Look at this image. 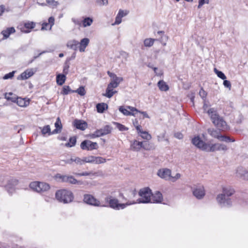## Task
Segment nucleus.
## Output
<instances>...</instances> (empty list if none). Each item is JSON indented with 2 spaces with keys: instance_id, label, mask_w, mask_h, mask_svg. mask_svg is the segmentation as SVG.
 Returning a JSON list of instances; mask_svg holds the SVG:
<instances>
[{
  "instance_id": "56",
  "label": "nucleus",
  "mask_w": 248,
  "mask_h": 248,
  "mask_svg": "<svg viewBox=\"0 0 248 248\" xmlns=\"http://www.w3.org/2000/svg\"><path fill=\"white\" fill-rule=\"evenodd\" d=\"M180 177H181V174L180 173H176L174 176H171V179L170 180L172 182H175V181H176L177 180L179 179L180 178Z\"/></svg>"
},
{
  "instance_id": "25",
  "label": "nucleus",
  "mask_w": 248,
  "mask_h": 248,
  "mask_svg": "<svg viewBox=\"0 0 248 248\" xmlns=\"http://www.w3.org/2000/svg\"><path fill=\"white\" fill-rule=\"evenodd\" d=\"M55 126L56 129L52 132V134H56L60 132L62 128V125L60 118H57V121L55 123Z\"/></svg>"
},
{
  "instance_id": "12",
  "label": "nucleus",
  "mask_w": 248,
  "mask_h": 248,
  "mask_svg": "<svg viewBox=\"0 0 248 248\" xmlns=\"http://www.w3.org/2000/svg\"><path fill=\"white\" fill-rule=\"evenodd\" d=\"M192 193L197 199H202L205 195L204 187L202 186H196L193 188Z\"/></svg>"
},
{
  "instance_id": "35",
  "label": "nucleus",
  "mask_w": 248,
  "mask_h": 248,
  "mask_svg": "<svg viewBox=\"0 0 248 248\" xmlns=\"http://www.w3.org/2000/svg\"><path fill=\"white\" fill-rule=\"evenodd\" d=\"M104 135H106L111 133L112 130V127L109 125H106L103 128L100 129Z\"/></svg>"
},
{
  "instance_id": "19",
  "label": "nucleus",
  "mask_w": 248,
  "mask_h": 248,
  "mask_svg": "<svg viewBox=\"0 0 248 248\" xmlns=\"http://www.w3.org/2000/svg\"><path fill=\"white\" fill-rule=\"evenodd\" d=\"M73 124L77 129L81 130H84L87 127V123L81 120H75Z\"/></svg>"
},
{
  "instance_id": "21",
  "label": "nucleus",
  "mask_w": 248,
  "mask_h": 248,
  "mask_svg": "<svg viewBox=\"0 0 248 248\" xmlns=\"http://www.w3.org/2000/svg\"><path fill=\"white\" fill-rule=\"evenodd\" d=\"M90 42V40L88 38H84L81 40L80 42L78 43L79 50L81 52L85 51L86 47L88 46Z\"/></svg>"
},
{
  "instance_id": "29",
  "label": "nucleus",
  "mask_w": 248,
  "mask_h": 248,
  "mask_svg": "<svg viewBox=\"0 0 248 248\" xmlns=\"http://www.w3.org/2000/svg\"><path fill=\"white\" fill-rule=\"evenodd\" d=\"M108 108V106L107 104L102 103H99L96 105V109L97 112L99 113H103L104 110L107 109Z\"/></svg>"
},
{
  "instance_id": "13",
  "label": "nucleus",
  "mask_w": 248,
  "mask_h": 248,
  "mask_svg": "<svg viewBox=\"0 0 248 248\" xmlns=\"http://www.w3.org/2000/svg\"><path fill=\"white\" fill-rule=\"evenodd\" d=\"M236 176L243 180L248 181V170L242 167H238L236 170Z\"/></svg>"
},
{
  "instance_id": "28",
  "label": "nucleus",
  "mask_w": 248,
  "mask_h": 248,
  "mask_svg": "<svg viewBox=\"0 0 248 248\" xmlns=\"http://www.w3.org/2000/svg\"><path fill=\"white\" fill-rule=\"evenodd\" d=\"M74 174L78 176H98L97 173L93 171H85L82 173H74Z\"/></svg>"
},
{
  "instance_id": "30",
  "label": "nucleus",
  "mask_w": 248,
  "mask_h": 248,
  "mask_svg": "<svg viewBox=\"0 0 248 248\" xmlns=\"http://www.w3.org/2000/svg\"><path fill=\"white\" fill-rule=\"evenodd\" d=\"M208 133L212 137L217 139L220 132L214 128H209L207 129Z\"/></svg>"
},
{
  "instance_id": "5",
  "label": "nucleus",
  "mask_w": 248,
  "mask_h": 248,
  "mask_svg": "<svg viewBox=\"0 0 248 248\" xmlns=\"http://www.w3.org/2000/svg\"><path fill=\"white\" fill-rule=\"evenodd\" d=\"M30 187L37 192H44L48 190L50 186L48 184L39 182H33L30 185Z\"/></svg>"
},
{
  "instance_id": "59",
  "label": "nucleus",
  "mask_w": 248,
  "mask_h": 248,
  "mask_svg": "<svg viewBox=\"0 0 248 248\" xmlns=\"http://www.w3.org/2000/svg\"><path fill=\"white\" fill-rule=\"evenodd\" d=\"M174 136L175 138L179 140L182 139L183 138V135L180 132L176 133L174 135Z\"/></svg>"
},
{
  "instance_id": "41",
  "label": "nucleus",
  "mask_w": 248,
  "mask_h": 248,
  "mask_svg": "<svg viewBox=\"0 0 248 248\" xmlns=\"http://www.w3.org/2000/svg\"><path fill=\"white\" fill-rule=\"evenodd\" d=\"M76 143V138L75 137H71L69 139V142L65 144L67 147H71L75 145Z\"/></svg>"
},
{
  "instance_id": "53",
  "label": "nucleus",
  "mask_w": 248,
  "mask_h": 248,
  "mask_svg": "<svg viewBox=\"0 0 248 248\" xmlns=\"http://www.w3.org/2000/svg\"><path fill=\"white\" fill-rule=\"evenodd\" d=\"M121 22H122V17L118 15H117V16H116V18H115V21L113 24H112V25H118V24H120L121 23Z\"/></svg>"
},
{
  "instance_id": "23",
  "label": "nucleus",
  "mask_w": 248,
  "mask_h": 248,
  "mask_svg": "<svg viewBox=\"0 0 248 248\" xmlns=\"http://www.w3.org/2000/svg\"><path fill=\"white\" fill-rule=\"evenodd\" d=\"M16 31L14 27L8 28L1 31V34L3 35V39H5L9 37L10 35L15 32Z\"/></svg>"
},
{
  "instance_id": "62",
  "label": "nucleus",
  "mask_w": 248,
  "mask_h": 248,
  "mask_svg": "<svg viewBox=\"0 0 248 248\" xmlns=\"http://www.w3.org/2000/svg\"><path fill=\"white\" fill-rule=\"evenodd\" d=\"M49 26L48 23H43L42 24V27L41 28V30H46L47 29V27Z\"/></svg>"
},
{
  "instance_id": "51",
  "label": "nucleus",
  "mask_w": 248,
  "mask_h": 248,
  "mask_svg": "<svg viewBox=\"0 0 248 248\" xmlns=\"http://www.w3.org/2000/svg\"><path fill=\"white\" fill-rule=\"evenodd\" d=\"M142 148L146 150H150L151 149L152 146L149 143H147L146 142H143Z\"/></svg>"
},
{
  "instance_id": "20",
  "label": "nucleus",
  "mask_w": 248,
  "mask_h": 248,
  "mask_svg": "<svg viewBox=\"0 0 248 248\" xmlns=\"http://www.w3.org/2000/svg\"><path fill=\"white\" fill-rule=\"evenodd\" d=\"M152 198L151 202L161 203L163 201V196L159 191H156L154 194H151Z\"/></svg>"
},
{
  "instance_id": "18",
  "label": "nucleus",
  "mask_w": 248,
  "mask_h": 248,
  "mask_svg": "<svg viewBox=\"0 0 248 248\" xmlns=\"http://www.w3.org/2000/svg\"><path fill=\"white\" fill-rule=\"evenodd\" d=\"M62 161L68 164H72L73 162H75L77 164L80 165H82L85 163L84 158H80L78 157H72L70 159L62 160Z\"/></svg>"
},
{
  "instance_id": "22",
  "label": "nucleus",
  "mask_w": 248,
  "mask_h": 248,
  "mask_svg": "<svg viewBox=\"0 0 248 248\" xmlns=\"http://www.w3.org/2000/svg\"><path fill=\"white\" fill-rule=\"evenodd\" d=\"M222 193L229 198L234 193V190L230 186L223 187Z\"/></svg>"
},
{
  "instance_id": "1",
  "label": "nucleus",
  "mask_w": 248,
  "mask_h": 248,
  "mask_svg": "<svg viewBox=\"0 0 248 248\" xmlns=\"http://www.w3.org/2000/svg\"><path fill=\"white\" fill-rule=\"evenodd\" d=\"M192 143L199 149L207 152H214L216 151H226L227 146L223 144H211L206 143L199 137H194L192 140Z\"/></svg>"
},
{
  "instance_id": "60",
  "label": "nucleus",
  "mask_w": 248,
  "mask_h": 248,
  "mask_svg": "<svg viewBox=\"0 0 248 248\" xmlns=\"http://www.w3.org/2000/svg\"><path fill=\"white\" fill-rule=\"evenodd\" d=\"M98 3L100 6L106 5L108 4V0H100Z\"/></svg>"
},
{
  "instance_id": "49",
  "label": "nucleus",
  "mask_w": 248,
  "mask_h": 248,
  "mask_svg": "<svg viewBox=\"0 0 248 248\" xmlns=\"http://www.w3.org/2000/svg\"><path fill=\"white\" fill-rule=\"evenodd\" d=\"M70 91V88L68 86H64L62 93L63 94H67Z\"/></svg>"
},
{
  "instance_id": "27",
  "label": "nucleus",
  "mask_w": 248,
  "mask_h": 248,
  "mask_svg": "<svg viewBox=\"0 0 248 248\" xmlns=\"http://www.w3.org/2000/svg\"><path fill=\"white\" fill-rule=\"evenodd\" d=\"M67 46L74 50H76L78 46V42L75 40L69 41L67 43Z\"/></svg>"
},
{
  "instance_id": "11",
  "label": "nucleus",
  "mask_w": 248,
  "mask_h": 248,
  "mask_svg": "<svg viewBox=\"0 0 248 248\" xmlns=\"http://www.w3.org/2000/svg\"><path fill=\"white\" fill-rule=\"evenodd\" d=\"M97 144L96 142H92L89 140L83 141L80 144V147L82 150H92L96 149Z\"/></svg>"
},
{
  "instance_id": "17",
  "label": "nucleus",
  "mask_w": 248,
  "mask_h": 248,
  "mask_svg": "<svg viewBox=\"0 0 248 248\" xmlns=\"http://www.w3.org/2000/svg\"><path fill=\"white\" fill-rule=\"evenodd\" d=\"M62 182H68L71 184H81V183L72 176L62 175L60 176Z\"/></svg>"
},
{
  "instance_id": "43",
  "label": "nucleus",
  "mask_w": 248,
  "mask_h": 248,
  "mask_svg": "<svg viewBox=\"0 0 248 248\" xmlns=\"http://www.w3.org/2000/svg\"><path fill=\"white\" fill-rule=\"evenodd\" d=\"M214 71L217 76L221 79L224 80L226 78V76L221 71H218L217 68H214Z\"/></svg>"
},
{
  "instance_id": "58",
  "label": "nucleus",
  "mask_w": 248,
  "mask_h": 248,
  "mask_svg": "<svg viewBox=\"0 0 248 248\" xmlns=\"http://www.w3.org/2000/svg\"><path fill=\"white\" fill-rule=\"evenodd\" d=\"M69 68V66L67 64H65L63 67V72L64 74L66 75L68 73V69Z\"/></svg>"
},
{
  "instance_id": "24",
  "label": "nucleus",
  "mask_w": 248,
  "mask_h": 248,
  "mask_svg": "<svg viewBox=\"0 0 248 248\" xmlns=\"http://www.w3.org/2000/svg\"><path fill=\"white\" fill-rule=\"evenodd\" d=\"M142 144L143 142L134 140L131 145V148L134 151H138L142 148Z\"/></svg>"
},
{
  "instance_id": "57",
  "label": "nucleus",
  "mask_w": 248,
  "mask_h": 248,
  "mask_svg": "<svg viewBox=\"0 0 248 248\" xmlns=\"http://www.w3.org/2000/svg\"><path fill=\"white\" fill-rule=\"evenodd\" d=\"M209 0H199V5L198 7L200 8L201 7L204 3H208Z\"/></svg>"
},
{
  "instance_id": "64",
  "label": "nucleus",
  "mask_w": 248,
  "mask_h": 248,
  "mask_svg": "<svg viewBox=\"0 0 248 248\" xmlns=\"http://www.w3.org/2000/svg\"><path fill=\"white\" fill-rule=\"evenodd\" d=\"M136 129L137 131H138V133L141 134L142 132L143 131L141 129V126L140 125H137V127H136Z\"/></svg>"
},
{
  "instance_id": "48",
  "label": "nucleus",
  "mask_w": 248,
  "mask_h": 248,
  "mask_svg": "<svg viewBox=\"0 0 248 248\" xmlns=\"http://www.w3.org/2000/svg\"><path fill=\"white\" fill-rule=\"evenodd\" d=\"M35 23L33 22H29L24 24V27L28 29H31L35 27Z\"/></svg>"
},
{
  "instance_id": "47",
  "label": "nucleus",
  "mask_w": 248,
  "mask_h": 248,
  "mask_svg": "<svg viewBox=\"0 0 248 248\" xmlns=\"http://www.w3.org/2000/svg\"><path fill=\"white\" fill-rule=\"evenodd\" d=\"M46 1L47 3L52 7H56L59 4L58 1H56L55 0H46Z\"/></svg>"
},
{
  "instance_id": "31",
  "label": "nucleus",
  "mask_w": 248,
  "mask_h": 248,
  "mask_svg": "<svg viewBox=\"0 0 248 248\" xmlns=\"http://www.w3.org/2000/svg\"><path fill=\"white\" fill-rule=\"evenodd\" d=\"M66 80V77L65 75L59 74L57 76L56 81L57 83L59 85H62Z\"/></svg>"
},
{
  "instance_id": "39",
  "label": "nucleus",
  "mask_w": 248,
  "mask_h": 248,
  "mask_svg": "<svg viewBox=\"0 0 248 248\" xmlns=\"http://www.w3.org/2000/svg\"><path fill=\"white\" fill-rule=\"evenodd\" d=\"M17 104L20 107H26L27 105V102L23 98L20 97L16 98V101Z\"/></svg>"
},
{
  "instance_id": "42",
  "label": "nucleus",
  "mask_w": 248,
  "mask_h": 248,
  "mask_svg": "<svg viewBox=\"0 0 248 248\" xmlns=\"http://www.w3.org/2000/svg\"><path fill=\"white\" fill-rule=\"evenodd\" d=\"M72 92H73V93H74V92L77 93L78 94H79L81 96H83L86 93L85 90L84 89V87H83V86H80L77 90H76V91H72Z\"/></svg>"
},
{
  "instance_id": "9",
  "label": "nucleus",
  "mask_w": 248,
  "mask_h": 248,
  "mask_svg": "<svg viewBox=\"0 0 248 248\" xmlns=\"http://www.w3.org/2000/svg\"><path fill=\"white\" fill-rule=\"evenodd\" d=\"M119 110L125 116H135L134 112H138L139 110L134 107L131 106H126V108H124L123 106L119 108Z\"/></svg>"
},
{
  "instance_id": "54",
  "label": "nucleus",
  "mask_w": 248,
  "mask_h": 248,
  "mask_svg": "<svg viewBox=\"0 0 248 248\" xmlns=\"http://www.w3.org/2000/svg\"><path fill=\"white\" fill-rule=\"evenodd\" d=\"M199 95L202 98H204L206 97L207 95L206 92L203 90V89H201L199 92Z\"/></svg>"
},
{
  "instance_id": "44",
  "label": "nucleus",
  "mask_w": 248,
  "mask_h": 248,
  "mask_svg": "<svg viewBox=\"0 0 248 248\" xmlns=\"http://www.w3.org/2000/svg\"><path fill=\"white\" fill-rule=\"evenodd\" d=\"M114 124L116 125L117 128L121 131H126L128 129L127 127L118 123L114 122Z\"/></svg>"
},
{
  "instance_id": "38",
  "label": "nucleus",
  "mask_w": 248,
  "mask_h": 248,
  "mask_svg": "<svg viewBox=\"0 0 248 248\" xmlns=\"http://www.w3.org/2000/svg\"><path fill=\"white\" fill-rule=\"evenodd\" d=\"M41 132L43 135H45L46 134H48V135L52 134L51 133L52 132H51L50 127L49 125L44 126L41 129Z\"/></svg>"
},
{
  "instance_id": "16",
  "label": "nucleus",
  "mask_w": 248,
  "mask_h": 248,
  "mask_svg": "<svg viewBox=\"0 0 248 248\" xmlns=\"http://www.w3.org/2000/svg\"><path fill=\"white\" fill-rule=\"evenodd\" d=\"M18 184V181L16 179H12L9 180L5 187L8 192L10 193H13L15 191V186Z\"/></svg>"
},
{
  "instance_id": "37",
  "label": "nucleus",
  "mask_w": 248,
  "mask_h": 248,
  "mask_svg": "<svg viewBox=\"0 0 248 248\" xmlns=\"http://www.w3.org/2000/svg\"><path fill=\"white\" fill-rule=\"evenodd\" d=\"M217 139L221 141H225V142H233L234 141V140H232L230 137H227L225 136L220 135H219Z\"/></svg>"
},
{
  "instance_id": "50",
  "label": "nucleus",
  "mask_w": 248,
  "mask_h": 248,
  "mask_svg": "<svg viewBox=\"0 0 248 248\" xmlns=\"http://www.w3.org/2000/svg\"><path fill=\"white\" fill-rule=\"evenodd\" d=\"M15 73V71H13L12 72H10L8 74L5 75V76L3 77V78L4 79H8L9 78H12L14 77Z\"/></svg>"
},
{
  "instance_id": "52",
  "label": "nucleus",
  "mask_w": 248,
  "mask_h": 248,
  "mask_svg": "<svg viewBox=\"0 0 248 248\" xmlns=\"http://www.w3.org/2000/svg\"><path fill=\"white\" fill-rule=\"evenodd\" d=\"M54 18L53 17H50L48 19V24L49 25V30H51L52 27L54 24Z\"/></svg>"
},
{
  "instance_id": "63",
  "label": "nucleus",
  "mask_w": 248,
  "mask_h": 248,
  "mask_svg": "<svg viewBox=\"0 0 248 248\" xmlns=\"http://www.w3.org/2000/svg\"><path fill=\"white\" fill-rule=\"evenodd\" d=\"M209 105L206 103L205 102H204L203 106V109L204 112L207 113V111L209 108H208ZM211 108H210V109Z\"/></svg>"
},
{
  "instance_id": "26",
  "label": "nucleus",
  "mask_w": 248,
  "mask_h": 248,
  "mask_svg": "<svg viewBox=\"0 0 248 248\" xmlns=\"http://www.w3.org/2000/svg\"><path fill=\"white\" fill-rule=\"evenodd\" d=\"M34 73L32 69H28L20 75L22 79H26L31 77Z\"/></svg>"
},
{
  "instance_id": "6",
  "label": "nucleus",
  "mask_w": 248,
  "mask_h": 248,
  "mask_svg": "<svg viewBox=\"0 0 248 248\" xmlns=\"http://www.w3.org/2000/svg\"><path fill=\"white\" fill-rule=\"evenodd\" d=\"M107 73L111 78L110 82L108 85L109 88H112L113 89L117 88L119 84L124 80L122 77H117L115 74L112 73L110 71H108Z\"/></svg>"
},
{
  "instance_id": "55",
  "label": "nucleus",
  "mask_w": 248,
  "mask_h": 248,
  "mask_svg": "<svg viewBox=\"0 0 248 248\" xmlns=\"http://www.w3.org/2000/svg\"><path fill=\"white\" fill-rule=\"evenodd\" d=\"M223 85L225 87L229 88L230 90L231 88V84L230 81L224 79L223 81Z\"/></svg>"
},
{
  "instance_id": "46",
  "label": "nucleus",
  "mask_w": 248,
  "mask_h": 248,
  "mask_svg": "<svg viewBox=\"0 0 248 248\" xmlns=\"http://www.w3.org/2000/svg\"><path fill=\"white\" fill-rule=\"evenodd\" d=\"M104 136L101 129H98L96 130L91 135V137L92 138H96V137H99L101 136Z\"/></svg>"
},
{
  "instance_id": "32",
  "label": "nucleus",
  "mask_w": 248,
  "mask_h": 248,
  "mask_svg": "<svg viewBox=\"0 0 248 248\" xmlns=\"http://www.w3.org/2000/svg\"><path fill=\"white\" fill-rule=\"evenodd\" d=\"M159 89L162 91H167L169 90V86L163 80H160L157 83Z\"/></svg>"
},
{
  "instance_id": "33",
  "label": "nucleus",
  "mask_w": 248,
  "mask_h": 248,
  "mask_svg": "<svg viewBox=\"0 0 248 248\" xmlns=\"http://www.w3.org/2000/svg\"><path fill=\"white\" fill-rule=\"evenodd\" d=\"M5 98L13 102L16 101V96L12 93H6L4 94Z\"/></svg>"
},
{
  "instance_id": "3",
  "label": "nucleus",
  "mask_w": 248,
  "mask_h": 248,
  "mask_svg": "<svg viewBox=\"0 0 248 248\" xmlns=\"http://www.w3.org/2000/svg\"><path fill=\"white\" fill-rule=\"evenodd\" d=\"M55 196L58 201L64 203L71 202L74 199V196L72 192L66 189L57 191Z\"/></svg>"
},
{
  "instance_id": "61",
  "label": "nucleus",
  "mask_w": 248,
  "mask_h": 248,
  "mask_svg": "<svg viewBox=\"0 0 248 248\" xmlns=\"http://www.w3.org/2000/svg\"><path fill=\"white\" fill-rule=\"evenodd\" d=\"M127 13H124L122 10H120L118 15L120 16L122 18L127 15Z\"/></svg>"
},
{
  "instance_id": "2",
  "label": "nucleus",
  "mask_w": 248,
  "mask_h": 248,
  "mask_svg": "<svg viewBox=\"0 0 248 248\" xmlns=\"http://www.w3.org/2000/svg\"><path fill=\"white\" fill-rule=\"evenodd\" d=\"M207 113L210 116L213 124L219 129L225 130L228 128V125L224 119L219 116L217 110L214 108L208 109Z\"/></svg>"
},
{
  "instance_id": "34",
  "label": "nucleus",
  "mask_w": 248,
  "mask_h": 248,
  "mask_svg": "<svg viewBox=\"0 0 248 248\" xmlns=\"http://www.w3.org/2000/svg\"><path fill=\"white\" fill-rule=\"evenodd\" d=\"M116 93V91H113V88H109V86H108L107 88L106 89V93L104 94V96L110 98Z\"/></svg>"
},
{
  "instance_id": "15",
  "label": "nucleus",
  "mask_w": 248,
  "mask_h": 248,
  "mask_svg": "<svg viewBox=\"0 0 248 248\" xmlns=\"http://www.w3.org/2000/svg\"><path fill=\"white\" fill-rule=\"evenodd\" d=\"M84 201L85 202L94 206H100V202L99 201L95 199L91 195H85L84 197Z\"/></svg>"
},
{
  "instance_id": "45",
  "label": "nucleus",
  "mask_w": 248,
  "mask_h": 248,
  "mask_svg": "<svg viewBox=\"0 0 248 248\" xmlns=\"http://www.w3.org/2000/svg\"><path fill=\"white\" fill-rule=\"evenodd\" d=\"M140 136L142 137V138L147 140H150L152 138L151 135L145 131L142 132V133L140 134Z\"/></svg>"
},
{
  "instance_id": "7",
  "label": "nucleus",
  "mask_w": 248,
  "mask_h": 248,
  "mask_svg": "<svg viewBox=\"0 0 248 248\" xmlns=\"http://www.w3.org/2000/svg\"><path fill=\"white\" fill-rule=\"evenodd\" d=\"M216 200L217 203L221 206H230L232 202L231 198H228L223 193L218 194Z\"/></svg>"
},
{
  "instance_id": "40",
  "label": "nucleus",
  "mask_w": 248,
  "mask_h": 248,
  "mask_svg": "<svg viewBox=\"0 0 248 248\" xmlns=\"http://www.w3.org/2000/svg\"><path fill=\"white\" fill-rule=\"evenodd\" d=\"M93 22V20L92 18L90 17H86L82 21L83 26L84 27L90 26L92 24Z\"/></svg>"
},
{
  "instance_id": "4",
  "label": "nucleus",
  "mask_w": 248,
  "mask_h": 248,
  "mask_svg": "<svg viewBox=\"0 0 248 248\" xmlns=\"http://www.w3.org/2000/svg\"><path fill=\"white\" fill-rule=\"evenodd\" d=\"M140 198L138 199V203H148L151 202V190L148 187H145L140 190L139 191Z\"/></svg>"
},
{
  "instance_id": "8",
  "label": "nucleus",
  "mask_w": 248,
  "mask_h": 248,
  "mask_svg": "<svg viewBox=\"0 0 248 248\" xmlns=\"http://www.w3.org/2000/svg\"><path fill=\"white\" fill-rule=\"evenodd\" d=\"M84 163L102 164L106 162V159L100 156H88L84 157Z\"/></svg>"
},
{
  "instance_id": "14",
  "label": "nucleus",
  "mask_w": 248,
  "mask_h": 248,
  "mask_svg": "<svg viewBox=\"0 0 248 248\" xmlns=\"http://www.w3.org/2000/svg\"><path fill=\"white\" fill-rule=\"evenodd\" d=\"M157 175L160 178L169 180L171 179V170L168 169H162L158 170Z\"/></svg>"
},
{
  "instance_id": "36",
  "label": "nucleus",
  "mask_w": 248,
  "mask_h": 248,
  "mask_svg": "<svg viewBox=\"0 0 248 248\" xmlns=\"http://www.w3.org/2000/svg\"><path fill=\"white\" fill-rule=\"evenodd\" d=\"M155 41V39H154L147 38L144 41V45L146 47H151L153 45Z\"/></svg>"
},
{
  "instance_id": "10",
  "label": "nucleus",
  "mask_w": 248,
  "mask_h": 248,
  "mask_svg": "<svg viewBox=\"0 0 248 248\" xmlns=\"http://www.w3.org/2000/svg\"><path fill=\"white\" fill-rule=\"evenodd\" d=\"M136 202L133 203H126L125 204L124 203H119L118 200L116 199H110L109 201V206L110 207L116 209H120L124 208L126 206L130 205L131 204L135 203Z\"/></svg>"
}]
</instances>
